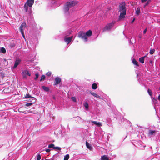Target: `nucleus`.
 Listing matches in <instances>:
<instances>
[{"label":"nucleus","instance_id":"nucleus-45","mask_svg":"<svg viewBox=\"0 0 160 160\" xmlns=\"http://www.w3.org/2000/svg\"><path fill=\"white\" fill-rule=\"evenodd\" d=\"M135 18H134L132 20V22H131V23H133V22H134V21H135Z\"/></svg>","mask_w":160,"mask_h":160},{"label":"nucleus","instance_id":"nucleus-47","mask_svg":"<svg viewBox=\"0 0 160 160\" xmlns=\"http://www.w3.org/2000/svg\"><path fill=\"white\" fill-rule=\"evenodd\" d=\"M42 160H48V159H42Z\"/></svg>","mask_w":160,"mask_h":160},{"label":"nucleus","instance_id":"nucleus-8","mask_svg":"<svg viewBox=\"0 0 160 160\" xmlns=\"http://www.w3.org/2000/svg\"><path fill=\"white\" fill-rule=\"evenodd\" d=\"M26 27V24L25 22L22 23L19 27V30L20 32H24V30Z\"/></svg>","mask_w":160,"mask_h":160},{"label":"nucleus","instance_id":"nucleus-50","mask_svg":"<svg viewBox=\"0 0 160 160\" xmlns=\"http://www.w3.org/2000/svg\"><path fill=\"white\" fill-rule=\"evenodd\" d=\"M159 90H160V87H159Z\"/></svg>","mask_w":160,"mask_h":160},{"label":"nucleus","instance_id":"nucleus-33","mask_svg":"<svg viewBox=\"0 0 160 160\" xmlns=\"http://www.w3.org/2000/svg\"><path fill=\"white\" fill-rule=\"evenodd\" d=\"M35 75L36 77L34 78V79H35V80H36L38 78L39 74L38 73H36L35 74Z\"/></svg>","mask_w":160,"mask_h":160},{"label":"nucleus","instance_id":"nucleus-37","mask_svg":"<svg viewBox=\"0 0 160 160\" xmlns=\"http://www.w3.org/2000/svg\"><path fill=\"white\" fill-rule=\"evenodd\" d=\"M71 99L72 101L73 102H76V98L74 97H72L71 98Z\"/></svg>","mask_w":160,"mask_h":160},{"label":"nucleus","instance_id":"nucleus-6","mask_svg":"<svg viewBox=\"0 0 160 160\" xmlns=\"http://www.w3.org/2000/svg\"><path fill=\"white\" fill-rule=\"evenodd\" d=\"M28 75L29 76H31V73L27 70H25L22 72V76L24 78H26L27 76Z\"/></svg>","mask_w":160,"mask_h":160},{"label":"nucleus","instance_id":"nucleus-31","mask_svg":"<svg viewBox=\"0 0 160 160\" xmlns=\"http://www.w3.org/2000/svg\"><path fill=\"white\" fill-rule=\"evenodd\" d=\"M45 78V76L44 75H42L41 76L40 81H42L44 80Z\"/></svg>","mask_w":160,"mask_h":160},{"label":"nucleus","instance_id":"nucleus-21","mask_svg":"<svg viewBox=\"0 0 160 160\" xmlns=\"http://www.w3.org/2000/svg\"><path fill=\"white\" fill-rule=\"evenodd\" d=\"M0 52L4 54L5 53L6 50L3 47H1L0 48Z\"/></svg>","mask_w":160,"mask_h":160},{"label":"nucleus","instance_id":"nucleus-34","mask_svg":"<svg viewBox=\"0 0 160 160\" xmlns=\"http://www.w3.org/2000/svg\"><path fill=\"white\" fill-rule=\"evenodd\" d=\"M32 103L29 102L26 103L25 105L27 107H28L32 105Z\"/></svg>","mask_w":160,"mask_h":160},{"label":"nucleus","instance_id":"nucleus-46","mask_svg":"<svg viewBox=\"0 0 160 160\" xmlns=\"http://www.w3.org/2000/svg\"><path fill=\"white\" fill-rule=\"evenodd\" d=\"M28 12H29V13L30 14H31V11H28Z\"/></svg>","mask_w":160,"mask_h":160},{"label":"nucleus","instance_id":"nucleus-48","mask_svg":"<svg viewBox=\"0 0 160 160\" xmlns=\"http://www.w3.org/2000/svg\"><path fill=\"white\" fill-rule=\"evenodd\" d=\"M36 42H37V40L36 39Z\"/></svg>","mask_w":160,"mask_h":160},{"label":"nucleus","instance_id":"nucleus-9","mask_svg":"<svg viewBox=\"0 0 160 160\" xmlns=\"http://www.w3.org/2000/svg\"><path fill=\"white\" fill-rule=\"evenodd\" d=\"M73 38V36H71L68 38L64 37V41L67 44H68L71 41Z\"/></svg>","mask_w":160,"mask_h":160},{"label":"nucleus","instance_id":"nucleus-14","mask_svg":"<svg viewBox=\"0 0 160 160\" xmlns=\"http://www.w3.org/2000/svg\"><path fill=\"white\" fill-rule=\"evenodd\" d=\"M72 33V31L69 30L66 32H65L64 33V37H67L69 36L70 34Z\"/></svg>","mask_w":160,"mask_h":160},{"label":"nucleus","instance_id":"nucleus-12","mask_svg":"<svg viewBox=\"0 0 160 160\" xmlns=\"http://www.w3.org/2000/svg\"><path fill=\"white\" fill-rule=\"evenodd\" d=\"M90 121L92 122V125L95 124L98 126H101L102 125L101 122L95 121H92L91 120H90Z\"/></svg>","mask_w":160,"mask_h":160},{"label":"nucleus","instance_id":"nucleus-2","mask_svg":"<svg viewBox=\"0 0 160 160\" xmlns=\"http://www.w3.org/2000/svg\"><path fill=\"white\" fill-rule=\"evenodd\" d=\"M77 2L75 0H69L66 2L64 6V10L65 13L68 12L69 9L74 7L77 4Z\"/></svg>","mask_w":160,"mask_h":160},{"label":"nucleus","instance_id":"nucleus-1","mask_svg":"<svg viewBox=\"0 0 160 160\" xmlns=\"http://www.w3.org/2000/svg\"><path fill=\"white\" fill-rule=\"evenodd\" d=\"M119 12L120 13L119 16V19L120 20L124 18L126 14V9L125 2H123L119 5Z\"/></svg>","mask_w":160,"mask_h":160},{"label":"nucleus","instance_id":"nucleus-29","mask_svg":"<svg viewBox=\"0 0 160 160\" xmlns=\"http://www.w3.org/2000/svg\"><path fill=\"white\" fill-rule=\"evenodd\" d=\"M148 92L149 95L151 96H152V93L151 90L150 89H148Z\"/></svg>","mask_w":160,"mask_h":160},{"label":"nucleus","instance_id":"nucleus-42","mask_svg":"<svg viewBox=\"0 0 160 160\" xmlns=\"http://www.w3.org/2000/svg\"><path fill=\"white\" fill-rule=\"evenodd\" d=\"M147 28H146L144 30V31H143V33L144 34H145L146 32H147Z\"/></svg>","mask_w":160,"mask_h":160},{"label":"nucleus","instance_id":"nucleus-49","mask_svg":"<svg viewBox=\"0 0 160 160\" xmlns=\"http://www.w3.org/2000/svg\"><path fill=\"white\" fill-rule=\"evenodd\" d=\"M53 98L54 99H55V97H53Z\"/></svg>","mask_w":160,"mask_h":160},{"label":"nucleus","instance_id":"nucleus-10","mask_svg":"<svg viewBox=\"0 0 160 160\" xmlns=\"http://www.w3.org/2000/svg\"><path fill=\"white\" fill-rule=\"evenodd\" d=\"M61 79L59 77H57L55 78L54 80V83L53 84L54 86L58 84L61 82Z\"/></svg>","mask_w":160,"mask_h":160},{"label":"nucleus","instance_id":"nucleus-17","mask_svg":"<svg viewBox=\"0 0 160 160\" xmlns=\"http://www.w3.org/2000/svg\"><path fill=\"white\" fill-rule=\"evenodd\" d=\"M146 56L139 58V61L142 64L144 62V58L146 57Z\"/></svg>","mask_w":160,"mask_h":160},{"label":"nucleus","instance_id":"nucleus-3","mask_svg":"<svg viewBox=\"0 0 160 160\" xmlns=\"http://www.w3.org/2000/svg\"><path fill=\"white\" fill-rule=\"evenodd\" d=\"M92 34L91 30H89L87 31L86 33L83 31H80L78 33V37L84 40L85 42L88 41V37H90Z\"/></svg>","mask_w":160,"mask_h":160},{"label":"nucleus","instance_id":"nucleus-38","mask_svg":"<svg viewBox=\"0 0 160 160\" xmlns=\"http://www.w3.org/2000/svg\"><path fill=\"white\" fill-rule=\"evenodd\" d=\"M54 149H57L59 150H61V148L58 147H55Z\"/></svg>","mask_w":160,"mask_h":160},{"label":"nucleus","instance_id":"nucleus-22","mask_svg":"<svg viewBox=\"0 0 160 160\" xmlns=\"http://www.w3.org/2000/svg\"><path fill=\"white\" fill-rule=\"evenodd\" d=\"M137 79L138 81V82H139V83L141 84V85H142L143 84V81L142 80H141L139 78V75H138V73H137Z\"/></svg>","mask_w":160,"mask_h":160},{"label":"nucleus","instance_id":"nucleus-26","mask_svg":"<svg viewBox=\"0 0 160 160\" xmlns=\"http://www.w3.org/2000/svg\"><path fill=\"white\" fill-rule=\"evenodd\" d=\"M132 62L134 64H135L137 66H138V62L135 59H133L132 60Z\"/></svg>","mask_w":160,"mask_h":160},{"label":"nucleus","instance_id":"nucleus-44","mask_svg":"<svg viewBox=\"0 0 160 160\" xmlns=\"http://www.w3.org/2000/svg\"><path fill=\"white\" fill-rule=\"evenodd\" d=\"M158 99L159 100H160V94H159L158 97Z\"/></svg>","mask_w":160,"mask_h":160},{"label":"nucleus","instance_id":"nucleus-23","mask_svg":"<svg viewBox=\"0 0 160 160\" xmlns=\"http://www.w3.org/2000/svg\"><path fill=\"white\" fill-rule=\"evenodd\" d=\"M84 106L85 107V109L86 110H88V104L87 102H86L84 103Z\"/></svg>","mask_w":160,"mask_h":160},{"label":"nucleus","instance_id":"nucleus-28","mask_svg":"<svg viewBox=\"0 0 160 160\" xmlns=\"http://www.w3.org/2000/svg\"><path fill=\"white\" fill-rule=\"evenodd\" d=\"M69 155L68 154L64 156V160H68L69 158Z\"/></svg>","mask_w":160,"mask_h":160},{"label":"nucleus","instance_id":"nucleus-11","mask_svg":"<svg viewBox=\"0 0 160 160\" xmlns=\"http://www.w3.org/2000/svg\"><path fill=\"white\" fill-rule=\"evenodd\" d=\"M156 131L150 130L149 131L148 133V135L149 136L151 137L152 136H154L156 132Z\"/></svg>","mask_w":160,"mask_h":160},{"label":"nucleus","instance_id":"nucleus-13","mask_svg":"<svg viewBox=\"0 0 160 160\" xmlns=\"http://www.w3.org/2000/svg\"><path fill=\"white\" fill-rule=\"evenodd\" d=\"M42 88L45 92H50V88L48 87H46L44 86H43L42 87Z\"/></svg>","mask_w":160,"mask_h":160},{"label":"nucleus","instance_id":"nucleus-7","mask_svg":"<svg viewBox=\"0 0 160 160\" xmlns=\"http://www.w3.org/2000/svg\"><path fill=\"white\" fill-rule=\"evenodd\" d=\"M21 62V60L19 59H16L14 63V66H13L12 68L15 69L16 68L18 65L20 64Z\"/></svg>","mask_w":160,"mask_h":160},{"label":"nucleus","instance_id":"nucleus-15","mask_svg":"<svg viewBox=\"0 0 160 160\" xmlns=\"http://www.w3.org/2000/svg\"><path fill=\"white\" fill-rule=\"evenodd\" d=\"M90 94L92 95H93V96L96 97L98 98H101V97L100 96L97 94L96 93H95L94 92L92 91H90Z\"/></svg>","mask_w":160,"mask_h":160},{"label":"nucleus","instance_id":"nucleus-18","mask_svg":"<svg viewBox=\"0 0 160 160\" xmlns=\"http://www.w3.org/2000/svg\"><path fill=\"white\" fill-rule=\"evenodd\" d=\"M25 98H34L33 100H36L35 98H34L33 97L31 96V95L28 93L26 94V96H25Z\"/></svg>","mask_w":160,"mask_h":160},{"label":"nucleus","instance_id":"nucleus-24","mask_svg":"<svg viewBox=\"0 0 160 160\" xmlns=\"http://www.w3.org/2000/svg\"><path fill=\"white\" fill-rule=\"evenodd\" d=\"M98 86L97 84L95 83H94L92 84V88L93 89H96L97 88Z\"/></svg>","mask_w":160,"mask_h":160},{"label":"nucleus","instance_id":"nucleus-30","mask_svg":"<svg viewBox=\"0 0 160 160\" xmlns=\"http://www.w3.org/2000/svg\"><path fill=\"white\" fill-rule=\"evenodd\" d=\"M155 51V50L154 49H151L150 50L149 52L150 54L152 55L154 53Z\"/></svg>","mask_w":160,"mask_h":160},{"label":"nucleus","instance_id":"nucleus-36","mask_svg":"<svg viewBox=\"0 0 160 160\" xmlns=\"http://www.w3.org/2000/svg\"><path fill=\"white\" fill-rule=\"evenodd\" d=\"M52 73L51 72H48L46 75L48 76H50L51 75Z\"/></svg>","mask_w":160,"mask_h":160},{"label":"nucleus","instance_id":"nucleus-19","mask_svg":"<svg viewBox=\"0 0 160 160\" xmlns=\"http://www.w3.org/2000/svg\"><path fill=\"white\" fill-rule=\"evenodd\" d=\"M2 62H3L4 66H7L8 64V61L6 59H3Z\"/></svg>","mask_w":160,"mask_h":160},{"label":"nucleus","instance_id":"nucleus-32","mask_svg":"<svg viewBox=\"0 0 160 160\" xmlns=\"http://www.w3.org/2000/svg\"><path fill=\"white\" fill-rule=\"evenodd\" d=\"M77 120H78L79 121H80V122H83V120L81 118L79 117H77Z\"/></svg>","mask_w":160,"mask_h":160},{"label":"nucleus","instance_id":"nucleus-5","mask_svg":"<svg viewBox=\"0 0 160 160\" xmlns=\"http://www.w3.org/2000/svg\"><path fill=\"white\" fill-rule=\"evenodd\" d=\"M34 2V0H27V1L25 3L24 6V9L26 12L28 11V7L31 8Z\"/></svg>","mask_w":160,"mask_h":160},{"label":"nucleus","instance_id":"nucleus-25","mask_svg":"<svg viewBox=\"0 0 160 160\" xmlns=\"http://www.w3.org/2000/svg\"><path fill=\"white\" fill-rule=\"evenodd\" d=\"M140 13V9L139 8H138L136 10V14L137 15H139Z\"/></svg>","mask_w":160,"mask_h":160},{"label":"nucleus","instance_id":"nucleus-41","mask_svg":"<svg viewBox=\"0 0 160 160\" xmlns=\"http://www.w3.org/2000/svg\"><path fill=\"white\" fill-rule=\"evenodd\" d=\"M45 151H46V152H48L50 151V150L49 149H45Z\"/></svg>","mask_w":160,"mask_h":160},{"label":"nucleus","instance_id":"nucleus-20","mask_svg":"<svg viewBox=\"0 0 160 160\" xmlns=\"http://www.w3.org/2000/svg\"><path fill=\"white\" fill-rule=\"evenodd\" d=\"M86 144L87 148L89 149V150H91L92 149V147L91 146L87 141L86 142Z\"/></svg>","mask_w":160,"mask_h":160},{"label":"nucleus","instance_id":"nucleus-16","mask_svg":"<svg viewBox=\"0 0 160 160\" xmlns=\"http://www.w3.org/2000/svg\"><path fill=\"white\" fill-rule=\"evenodd\" d=\"M101 160H108V157L106 155L102 156L101 157Z\"/></svg>","mask_w":160,"mask_h":160},{"label":"nucleus","instance_id":"nucleus-43","mask_svg":"<svg viewBox=\"0 0 160 160\" xmlns=\"http://www.w3.org/2000/svg\"><path fill=\"white\" fill-rule=\"evenodd\" d=\"M147 0H141V2L143 3V2L147 1Z\"/></svg>","mask_w":160,"mask_h":160},{"label":"nucleus","instance_id":"nucleus-39","mask_svg":"<svg viewBox=\"0 0 160 160\" xmlns=\"http://www.w3.org/2000/svg\"><path fill=\"white\" fill-rule=\"evenodd\" d=\"M23 38L25 39V36L24 34V32L22 31V32H20Z\"/></svg>","mask_w":160,"mask_h":160},{"label":"nucleus","instance_id":"nucleus-35","mask_svg":"<svg viewBox=\"0 0 160 160\" xmlns=\"http://www.w3.org/2000/svg\"><path fill=\"white\" fill-rule=\"evenodd\" d=\"M41 158V156L39 154L38 155L37 157V160H40Z\"/></svg>","mask_w":160,"mask_h":160},{"label":"nucleus","instance_id":"nucleus-40","mask_svg":"<svg viewBox=\"0 0 160 160\" xmlns=\"http://www.w3.org/2000/svg\"><path fill=\"white\" fill-rule=\"evenodd\" d=\"M151 0H148L147 3H146L145 6L148 5L151 2Z\"/></svg>","mask_w":160,"mask_h":160},{"label":"nucleus","instance_id":"nucleus-4","mask_svg":"<svg viewBox=\"0 0 160 160\" xmlns=\"http://www.w3.org/2000/svg\"><path fill=\"white\" fill-rule=\"evenodd\" d=\"M116 22L115 21H112L111 22L108 23L103 28V31L111 30L112 28L114 26Z\"/></svg>","mask_w":160,"mask_h":160},{"label":"nucleus","instance_id":"nucleus-27","mask_svg":"<svg viewBox=\"0 0 160 160\" xmlns=\"http://www.w3.org/2000/svg\"><path fill=\"white\" fill-rule=\"evenodd\" d=\"M55 147V145L53 144H50L48 146V147L49 148H53L54 149Z\"/></svg>","mask_w":160,"mask_h":160}]
</instances>
